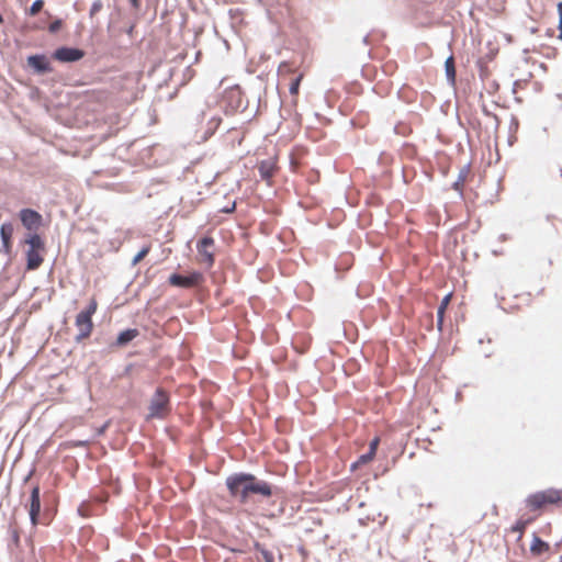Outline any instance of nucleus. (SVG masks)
Instances as JSON below:
<instances>
[{
  "instance_id": "obj_1",
  "label": "nucleus",
  "mask_w": 562,
  "mask_h": 562,
  "mask_svg": "<svg viewBox=\"0 0 562 562\" xmlns=\"http://www.w3.org/2000/svg\"><path fill=\"white\" fill-rule=\"evenodd\" d=\"M226 486L231 496L238 498L241 504L247 503L250 494H259L263 497H270L272 495L270 484L247 473H237L228 476L226 479Z\"/></svg>"
},
{
  "instance_id": "obj_2",
  "label": "nucleus",
  "mask_w": 562,
  "mask_h": 562,
  "mask_svg": "<svg viewBox=\"0 0 562 562\" xmlns=\"http://www.w3.org/2000/svg\"><path fill=\"white\" fill-rule=\"evenodd\" d=\"M526 507L529 512L533 513L537 518L550 506L562 505V491L555 488H548L530 494L525 501Z\"/></svg>"
},
{
  "instance_id": "obj_3",
  "label": "nucleus",
  "mask_w": 562,
  "mask_h": 562,
  "mask_svg": "<svg viewBox=\"0 0 562 562\" xmlns=\"http://www.w3.org/2000/svg\"><path fill=\"white\" fill-rule=\"evenodd\" d=\"M26 270L33 271L38 269L44 262L45 243L37 233H30L24 239Z\"/></svg>"
},
{
  "instance_id": "obj_4",
  "label": "nucleus",
  "mask_w": 562,
  "mask_h": 562,
  "mask_svg": "<svg viewBox=\"0 0 562 562\" xmlns=\"http://www.w3.org/2000/svg\"><path fill=\"white\" fill-rule=\"evenodd\" d=\"M98 310V301L95 297H91L88 306L78 313L75 319V325L78 329V335L76 336L77 341H81L90 337L93 330V322L92 316L95 314Z\"/></svg>"
},
{
  "instance_id": "obj_5",
  "label": "nucleus",
  "mask_w": 562,
  "mask_h": 562,
  "mask_svg": "<svg viewBox=\"0 0 562 562\" xmlns=\"http://www.w3.org/2000/svg\"><path fill=\"white\" fill-rule=\"evenodd\" d=\"M170 412L169 395L162 389H157L149 405V417L164 418Z\"/></svg>"
},
{
  "instance_id": "obj_6",
  "label": "nucleus",
  "mask_w": 562,
  "mask_h": 562,
  "mask_svg": "<svg viewBox=\"0 0 562 562\" xmlns=\"http://www.w3.org/2000/svg\"><path fill=\"white\" fill-rule=\"evenodd\" d=\"M215 240L211 236H204L196 244V250L199 254L198 261L205 265L206 268H212L215 262Z\"/></svg>"
},
{
  "instance_id": "obj_7",
  "label": "nucleus",
  "mask_w": 562,
  "mask_h": 562,
  "mask_svg": "<svg viewBox=\"0 0 562 562\" xmlns=\"http://www.w3.org/2000/svg\"><path fill=\"white\" fill-rule=\"evenodd\" d=\"M168 282L172 286L191 289L201 285L204 282V277L199 271H192L188 276L173 273L169 277Z\"/></svg>"
},
{
  "instance_id": "obj_8",
  "label": "nucleus",
  "mask_w": 562,
  "mask_h": 562,
  "mask_svg": "<svg viewBox=\"0 0 562 562\" xmlns=\"http://www.w3.org/2000/svg\"><path fill=\"white\" fill-rule=\"evenodd\" d=\"M19 217L21 220L22 225L29 231L34 232L42 226L43 217L42 215L32 209H22L19 213Z\"/></svg>"
},
{
  "instance_id": "obj_9",
  "label": "nucleus",
  "mask_w": 562,
  "mask_h": 562,
  "mask_svg": "<svg viewBox=\"0 0 562 562\" xmlns=\"http://www.w3.org/2000/svg\"><path fill=\"white\" fill-rule=\"evenodd\" d=\"M29 507L30 519L33 526L38 524V515L41 512V498H40V486L35 485L32 487L29 503L26 504Z\"/></svg>"
},
{
  "instance_id": "obj_10",
  "label": "nucleus",
  "mask_w": 562,
  "mask_h": 562,
  "mask_svg": "<svg viewBox=\"0 0 562 562\" xmlns=\"http://www.w3.org/2000/svg\"><path fill=\"white\" fill-rule=\"evenodd\" d=\"M85 56V52L79 48H72V47H60L57 48L53 57L61 63H72L80 60Z\"/></svg>"
},
{
  "instance_id": "obj_11",
  "label": "nucleus",
  "mask_w": 562,
  "mask_h": 562,
  "mask_svg": "<svg viewBox=\"0 0 562 562\" xmlns=\"http://www.w3.org/2000/svg\"><path fill=\"white\" fill-rule=\"evenodd\" d=\"M278 169L277 160L273 158L262 160L258 165L259 175L261 179L265 180L268 184L271 183V180L277 173Z\"/></svg>"
},
{
  "instance_id": "obj_12",
  "label": "nucleus",
  "mask_w": 562,
  "mask_h": 562,
  "mask_svg": "<svg viewBox=\"0 0 562 562\" xmlns=\"http://www.w3.org/2000/svg\"><path fill=\"white\" fill-rule=\"evenodd\" d=\"M27 65L38 74L50 72L53 69L45 55H32L27 57Z\"/></svg>"
},
{
  "instance_id": "obj_13",
  "label": "nucleus",
  "mask_w": 562,
  "mask_h": 562,
  "mask_svg": "<svg viewBox=\"0 0 562 562\" xmlns=\"http://www.w3.org/2000/svg\"><path fill=\"white\" fill-rule=\"evenodd\" d=\"M13 225L11 223H3L0 227V236L2 240V249L5 255H10L12 251V235Z\"/></svg>"
},
{
  "instance_id": "obj_14",
  "label": "nucleus",
  "mask_w": 562,
  "mask_h": 562,
  "mask_svg": "<svg viewBox=\"0 0 562 562\" xmlns=\"http://www.w3.org/2000/svg\"><path fill=\"white\" fill-rule=\"evenodd\" d=\"M223 99L228 102L232 111H235L241 105V90L238 87L229 88L225 90Z\"/></svg>"
},
{
  "instance_id": "obj_15",
  "label": "nucleus",
  "mask_w": 562,
  "mask_h": 562,
  "mask_svg": "<svg viewBox=\"0 0 562 562\" xmlns=\"http://www.w3.org/2000/svg\"><path fill=\"white\" fill-rule=\"evenodd\" d=\"M550 551L549 543L541 540L538 536H533L530 544V552L533 557H541Z\"/></svg>"
},
{
  "instance_id": "obj_16",
  "label": "nucleus",
  "mask_w": 562,
  "mask_h": 562,
  "mask_svg": "<svg viewBox=\"0 0 562 562\" xmlns=\"http://www.w3.org/2000/svg\"><path fill=\"white\" fill-rule=\"evenodd\" d=\"M452 299V293H448L440 302V305L437 311V327L441 331L443 326L445 313L448 308Z\"/></svg>"
},
{
  "instance_id": "obj_17",
  "label": "nucleus",
  "mask_w": 562,
  "mask_h": 562,
  "mask_svg": "<svg viewBox=\"0 0 562 562\" xmlns=\"http://www.w3.org/2000/svg\"><path fill=\"white\" fill-rule=\"evenodd\" d=\"M139 335L138 329L136 328H130L126 330H123L119 334L116 338V346L123 347L127 345L130 341H132L134 338H136Z\"/></svg>"
},
{
  "instance_id": "obj_18",
  "label": "nucleus",
  "mask_w": 562,
  "mask_h": 562,
  "mask_svg": "<svg viewBox=\"0 0 562 562\" xmlns=\"http://www.w3.org/2000/svg\"><path fill=\"white\" fill-rule=\"evenodd\" d=\"M536 518L533 516L525 518L520 517L515 525L512 526L510 530L513 532L518 533V539H520L529 524H531Z\"/></svg>"
},
{
  "instance_id": "obj_19",
  "label": "nucleus",
  "mask_w": 562,
  "mask_h": 562,
  "mask_svg": "<svg viewBox=\"0 0 562 562\" xmlns=\"http://www.w3.org/2000/svg\"><path fill=\"white\" fill-rule=\"evenodd\" d=\"M446 75L451 83L456 81V66L453 56H449L445 61Z\"/></svg>"
},
{
  "instance_id": "obj_20",
  "label": "nucleus",
  "mask_w": 562,
  "mask_h": 562,
  "mask_svg": "<svg viewBox=\"0 0 562 562\" xmlns=\"http://www.w3.org/2000/svg\"><path fill=\"white\" fill-rule=\"evenodd\" d=\"M296 69L293 67L292 63H281L279 66V75L281 78L285 79L290 75H294Z\"/></svg>"
},
{
  "instance_id": "obj_21",
  "label": "nucleus",
  "mask_w": 562,
  "mask_h": 562,
  "mask_svg": "<svg viewBox=\"0 0 562 562\" xmlns=\"http://www.w3.org/2000/svg\"><path fill=\"white\" fill-rule=\"evenodd\" d=\"M303 74L300 72L297 76L291 79L289 90L292 95L299 94L300 83L302 81Z\"/></svg>"
},
{
  "instance_id": "obj_22",
  "label": "nucleus",
  "mask_w": 562,
  "mask_h": 562,
  "mask_svg": "<svg viewBox=\"0 0 562 562\" xmlns=\"http://www.w3.org/2000/svg\"><path fill=\"white\" fill-rule=\"evenodd\" d=\"M150 251V245L144 246L133 258L132 265H138Z\"/></svg>"
},
{
  "instance_id": "obj_23",
  "label": "nucleus",
  "mask_w": 562,
  "mask_h": 562,
  "mask_svg": "<svg viewBox=\"0 0 562 562\" xmlns=\"http://www.w3.org/2000/svg\"><path fill=\"white\" fill-rule=\"evenodd\" d=\"M43 7H44L43 0L34 1L29 10V14L32 16L36 15L43 9Z\"/></svg>"
},
{
  "instance_id": "obj_24",
  "label": "nucleus",
  "mask_w": 562,
  "mask_h": 562,
  "mask_svg": "<svg viewBox=\"0 0 562 562\" xmlns=\"http://www.w3.org/2000/svg\"><path fill=\"white\" fill-rule=\"evenodd\" d=\"M374 457H375V456H374L373 453H371V452H369V451H368L367 453H364V454H362V456H360V457H359V459H358V462H357V463H358V464H366V463H369V462H371V461L374 459Z\"/></svg>"
},
{
  "instance_id": "obj_25",
  "label": "nucleus",
  "mask_w": 562,
  "mask_h": 562,
  "mask_svg": "<svg viewBox=\"0 0 562 562\" xmlns=\"http://www.w3.org/2000/svg\"><path fill=\"white\" fill-rule=\"evenodd\" d=\"M222 119L221 117H212L209 122L210 130L214 132L220 125H221Z\"/></svg>"
},
{
  "instance_id": "obj_26",
  "label": "nucleus",
  "mask_w": 562,
  "mask_h": 562,
  "mask_svg": "<svg viewBox=\"0 0 562 562\" xmlns=\"http://www.w3.org/2000/svg\"><path fill=\"white\" fill-rule=\"evenodd\" d=\"M102 9V2L101 1H94L90 9V15L93 16Z\"/></svg>"
},
{
  "instance_id": "obj_27",
  "label": "nucleus",
  "mask_w": 562,
  "mask_h": 562,
  "mask_svg": "<svg viewBox=\"0 0 562 562\" xmlns=\"http://www.w3.org/2000/svg\"><path fill=\"white\" fill-rule=\"evenodd\" d=\"M61 24H63L61 20L54 21L53 23L49 24V27H48L49 32L50 33L58 32L60 30V27H61Z\"/></svg>"
},
{
  "instance_id": "obj_28",
  "label": "nucleus",
  "mask_w": 562,
  "mask_h": 562,
  "mask_svg": "<svg viewBox=\"0 0 562 562\" xmlns=\"http://www.w3.org/2000/svg\"><path fill=\"white\" fill-rule=\"evenodd\" d=\"M261 558L263 562H274L273 555L268 550H261Z\"/></svg>"
},
{
  "instance_id": "obj_29",
  "label": "nucleus",
  "mask_w": 562,
  "mask_h": 562,
  "mask_svg": "<svg viewBox=\"0 0 562 562\" xmlns=\"http://www.w3.org/2000/svg\"><path fill=\"white\" fill-rule=\"evenodd\" d=\"M380 439L375 437L371 442L369 447V452L373 453L375 456L376 449L379 447Z\"/></svg>"
},
{
  "instance_id": "obj_30",
  "label": "nucleus",
  "mask_w": 562,
  "mask_h": 562,
  "mask_svg": "<svg viewBox=\"0 0 562 562\" xmlns=\"http://www.w3.org/2000/svg\"><path fill=\"white\" fill-rule=\"evenodd\" d=\"M558 12H559V30L560 35L559 37L562 38V1L558 4Z\"/></svg>"
},
{
  "instance_id": "obj_31",
  "label": "nucleus",
  "mask_w": 562,
  "mask_h": 562,
  "mask_svg": "<svg viewBox=\"0 0 562 562\" xmlns=\"http://www.w3.org/2000/svg\"><path fill=\"white\" fill-rule=\"evenodd\" d=\"M12 540L13 542L18 546L19 542H20V536H19V532L16 530H13L12 531Z\"/></svg>"
},
{
  "instance_id": "obj_32",
  "label": "nucleus",
  "mask_w": 562,
  "mask_h": 562,
  "mask_svg": "<svg viewBox=\"0 0 562 562\" xmlns=\"http://www.w3.org/2000/svg\"><path fill=\"white\" fill-rule=\"evenodd\" d=\"M130 2L132 3V5H133L135 9H138V8H139V0H130Z\"/></svg>"
},
{
  "instance_id": "obj_33",
  "label": "nucleus",
  "mask_w": 562,
  "mask_h": 562,
  "mask_svg": "<svg viewBox=\"0 0 562 562\" xmlns=\"http://www.w3.org/2000/svg\"><path fill=\"white\" fill-rule=\"evenodd\" d=\"M454 188L459 190L460 184L458 182L454 183Z\"/></svg>"
},
{
  "instance_id": "obj_34",
  "label": "nucleus",
  "mask_w": 562,
  "mask_h": 562,
  "mask_svg": "<svg viewBox=\"0 0 562 562\" xmlns=\"http://www.w3.org/2000/svg\"><path fill=\"white\" fill-rule=\"evenodd\" d=\"M2 22H3V18H2V15L0 14V23H2Z\"/></svg>"
}]
</instances>
